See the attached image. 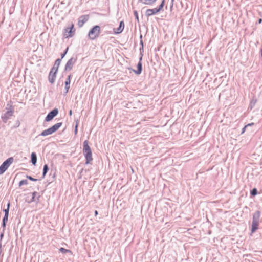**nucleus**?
<instances>
[{"label":"nucleus","instance_id":"obj_41","mask_svg":"<svg viewBox=\"0 0 262 262\" xmlns=\"http://www.w3.org/2000/svg\"><path fill=\"white\" fill-rule=\"evenodd\" d=\"M173 1H174V0H171V8H172V7H173Z\"/></svg>","mask_w":262,"mask_h":262},{"label":"nucleus","instance_id":"obj_1","mask_svg":"<svg viewBox=\"0 0 262 262\" xmlns=\"http://www.w3.org/2000/svg\"><path fill=\"white\" fill-rule=\"evenodd\" d=\"M83 154L85 158V164H89L93 160L92 152L89 145V141L85 140L83 144Z\"/></svg>","mask_w":262,"mask_h":262},{"label":"nucleus","instance_id":"obj_37","mask_svg":"<svg viewBox=\"0 0 262 262\" xmlns=\"http://www.w3.org/2000/svg\"><path fill=\"white\" fill-rule=\"evenodd\" d=\"M254 124V123H248L246 126H247V127L251 126L253 125Z\"/></svg>","mask_w":262,"mask_h":262},{"label":"nucleus","instance_id":"obj_30","mask_svg":"<svg viewBox=\"0 0 262 262\" xmlns=\"http://www.w3.org/2000/svg\"><path fill=\"white\" fill-rule=\"evenodd\" d=\"M26 177L28 179L30 180V181H33V182H35V181H37L38 180L37 179L34 178H33L31 176H29V175H26Z\"/></svg>","mask_w":262,"mask_h":262},{"label":"nucleus","instance_id":"obj_17","mask_svg":"<svg viewBox=\"0 0 262 262\" xmlns=\"http://www.w3.org/2000/svg\"><path fill=\"white\" fill-rule=\"evenodd\" d=\"M61 62V59H59V58L55 60L53 67L51 68V70L58 72V68L60 65Z\"/></svg>","mask_w":262,"mask_h":262},{"label":"nucleus","instance_id":"obj_25","mask_svg":"<svg viewBox=\"0 0 262 262\" xmlns=\"http://www.w3.org/2000/svg\"><path fill=\"white\" fill-rule=\"evenodd\" d=\"M164 4H165V0H162L161 4L159 5V6L158 7H157V9L159 10V12L161 11L163 9Z\"/></svg>","mask_w":262,"mask_h":262},{"label":"nucleus","instance_id":"obj_2","mask_svg":"<svg viewBox=\"0 0 262 262\" xmlns=\"http://www.w3.org/2000/svg\"><path fill=\"white\" fill-rule=\"evenodd\" d=\"M261 215V212L259 210L256 211L252 215V222L251 225V232L254 233L259 226V219Z\"/></svg>","mask_w":262,"mask_h":262},{"label":"nucleus","instance_id":"obj_35","mask_svg":"<svg viewBox=\"0 0 262 262\" xmlns=\"http://www.w3.org/2000/svg\"><path fill=\"white\" fill-rule=\"evenodd\" d=\"M3 231H4V230H3ZM4 232H3L2 233H1V234H0V241H2V238H3V237H4Z\"/></svg>","mask_w":262,"mask_h":262},{"label":"nucleus","instance_id":"obj_36","mask_svg":"<svg viewBox=\"0 0 262 262\" xmlns=\"http://www.w3.org/2000/svg\"><path fill=\"white\" fill-rule=\"evenodd\" d=\"M140 47H143V41L142 39H141V40H140Z\"/></svg>","mask_w":262,"mask_h":262},{"label":"nucleus","instance_id":"obj_42","mask_svg":"<svg viewBox=\"0 0 262 262\" xmlns=\"http://www.w3.org/2000/svg\"><path fill=\"white\" fill-rule=\"evenodd\" d=\"M98 211H97V210H95V215H97L98 214Z\"/></svg>","mask_w":262,"mask_h":262},{"label":"nucleus","instance_id":"obj_34","mask_svg":"<svg viewBox=\"0 0 262 262\" xmlns=\"http://www.w3.org/2000/svg\"><path fill=\"white\" fill-rule=\"evenodd\" d=\"M247 126H245L243 128H242V132H241V134H243L245 133V130H246V129L247 128Z\"/></svg>","mask_w":262,"mask_h":262},{"label":"nucleus","instance_id":"obj_8","mask_svg":"<svg viewBox=\"0 0 262 262\" xmlns=\"http://www.w3.org/2000/svg\"><path fill=\"white\" fill-rule=\"evenodd\" d=\"M77 59V58L76 56L72 57L70 59H69L66 64L64 71H71L72 69L74 64L76 63Z\"/></svg>","mask_w":262,"mask_h":262},{"label":"nucleus","instance_id":"obj_7","mask_svg":"<svg viewBox=\"0 0 262 262\" xmlns=\"http://www.w3.org/2000/svg\"><path fill=\"white\" fill-rule=\"evenodd\" d=\"M140 54H141V57L139 58V61L137 64V70H133V71L137 75H140L142 71V53L143 52V47H140L139 49Z\"/></svg>","mask_w":262,"mask_h":262},{"label":"nucleus","instance_id":"obj_4","mask_svg":"<svg viewBox=\"0 0 262 262\" xmlns=\"http://www.w3.org/2000/svg\"><path fill=\"white\" fill-rule=\"evenodd\" d=\"M101 31L100 27L98 25L94 26L89 31L88 36L91 40H94L98 37Z\"/></svg>","mask_w":262,"mask_h":262},{"label":"nucleus","instance_id":"obj_43","mask_svg":"<svg viewBox=\"0 0 262 262\" xmlns=\"http://www.w3.org/2000/svg\"><path fill=\"white\" fill-rule=\"evenodd\" d=\"M142 39V35L141 34L140 35V40Z\"/></svg>","mask_w":262,"mask_h":262},{"label":"nucleus","instance_id":"obj_9","mask_svg":"<svg viewBox=\"0 0 262 262\" xmlns=\"http://www.w3.org/2000/svg\"><path fill=\"white\" fill-rule=\"evenodd\" d=\"M58 110L57 108H54L51 110L46 116L45 118V121L49 122L51 121L58 114Z\"/></svg>","mask_w":262,"mask_h":262},{"label":"nucleus","instance_id":"obj_11","mask_svg":"<svg viewBox=\"0 0 262 262\" xmlns=\"http://www.w3.org/2000/svg\"><path fill=\"white\" fill-rule=\"evenodd\" d=\"M40 197L41 195L39 194V193L34 191L32 193V198L31 200L28 202V203H31L32 202H36V203H38L40 201Z\"/></svg>","mask_w":262,"mask_h":262},{"label":"nucleus","instance_id":"obj_10","mask_svg":"<svg viewBox=\"0 0 262 262\" xmlns=\"http://www.w3.org/2000/svg\"><path fill=\"white\" fill-rule=\"evenodd\" d=\"M14 113V111L7 110V111L2 116V119L4 123H6L10 119Z\"/></svg>","mask_w":262,"mask_h":262},{"label":"nucleus","instance_id":"obj_24","mask_svg":"<svg viewBox=\"0 0 262 262\" xmlns=\"http://www.w3.org/2000/svg\"><path fill=\"white\" fill-rule=\"evenodd\" d=\"M139 2L142 3L145 5H152L151 0H139Z\"/></svg>","mask_w":262,"mask_h":262},{"label":"nucleus","instance_id":"obj_18","mask_svg":"<svg viewBox=\"0 0 262 262\" xmlns=\"http://www.w3.org/2000/svg\"><path fill=\"white\" fill-rule=\"evenodd\" d=\"M37 155L34 152L31 153V162L33 165H35L37 163Z\"/></svg>","mask_w":262,"mask_h":262},{"label":"nucleus","instance_id":"obj_19","mask_svg":"<svg viewBox=\"0 0 262 262\" xmlns=\"http://www.w3.org/2000/svg\"><path fill=\"white\" fill-rule=\"evenodd\" d=\"M8 216L9 215H4L2 219V226L3 228V230H4L6 228V223L8 220Z\"/></svg>","mask_w":262,"mask_h":262},{"label":"nucleus","instance_id":"obj_3","mask_svg":"<svg viewBox=\"0 0 262 262\" xmlns=\"http://www.w3.org/2000/svg\"><path fill=\"white\" fill-rule=\"evenodd\" d=\"M62 122H58L51 127L42 131L39 136H46L48 135H51L53 134L54 133L56 132L61 126H62Z\"/></svg>","mask_w":262,"mask_h":262},{"label":"nucleus","instance_id":"obj_27","mask_svg":"<svg viewBox=\"0 0 262 262\" xmlns=\"http://www.w3.org/2000/svg\"><path fill=\"white\" fill-rule=\"evenodd\" d=\"M59 251L64 254L68 253V252H71V251L70 250L66 249L62 247H61L59 249Z\"/></svg>","mask_w":262,"mask_h":262},{"label":"nucleus","instance_id":"obj_26","mask_svg":"<svg viewBox=\"0 0 262 262\" xmlns=\"http://www.w3.org/2000/svg\"><path fill=\"white\" fill-rule=\"evenodd\" d=\"M28 183V181L26 179L21 180L19 183V186L20 187L24 185H27Z\"/></svg>","mask_w":262,"mask_h":262},{"label":"nucleus","instance_id":"obj_23","mask_svg":"<svg viewBox=\"0 0 262 262\" xmlns=\"http://www.w3.org/2000/svg\"><path fill=\"white\" fill-rule=\"evenodd\" d=\"M10 202H8L7 205V208L4 209L3 210L4 212V215H9V208H10Z\"/></svg>","mask_w":262,"mask_h":262},{"label":"nucleus","instance_id":"obj_21","mask_svg":"<svg viewBox=\"0 0 262 262\" xmlns=\"http://www.w3.org/2000/svg\"><path fill=\"white\" fill-rule=\"evenodd\" d=\"M6 110L14 111V107L12 105V102L11 100L8 102Z\"/></svg>","mask_w":262,"mask_h":262},{"label":"nucleus","instance_id":"obj_14","mask_svg":"<svg viewBox=\"0 0 262 262\" xmlns=\"http://www.w3.org/2000/svg\"><path fill=\"white\" fill-rule=\"evenodd\" d=\"M124 28V23L123 20L121 21L119 23V27L117 28H114V32L115 34H119L121 33Z\"/></svg>","mask_w":262,"mask_h":262},{"label":"nucleus","instance_id":"obj_32","mask_svg":"<svg viewBox=\"0 0 262 262\" xmlns=\"http://www.w3.org/2000/svg\"><path fill=\"white\" fill-rule=\"evenodd\" d=\"M134 15L135 17V19L137 20V21L139 22V16H138V14L137 11H136V10L134 11Z\"/></svg>","mask_w":262,"mask_h":262},{"label":"nucleus","instance_id":"obj_38","mask_svg":"<svg viewBox=\"0 0 262 262\" xmlns=\"http://www.w3.org/2000/svg\"><path fill=\"white\" fill-rule=\"evenodd\" d=\"M72 111L71 110H70L69 111V115H70V116H71V115H72Z\"/></svg>","mask_w":262,"mask_h":262},{"label":"nucleus","instance_id":"obj_12","mask_svg":"<svg viewBox=\"0 0 262 262\" xmlns=\"http://www.w3.org/2000/svg\"><path fill=\"white\" fill-rule=\"evenodd\" d=\"M57 73V71L52 70L51 69L50 70L48 75V80L51 83L53 84L54 83Z\"/></svg>","mask_w":262,"mask_h":262},{"label":"nucleus","instance_id":"obj_39","mask_svg":"<svg viewBox=\"0 0 262 262\" xmlns=\"http://www.w3.org/2000/svg\"><path fill=\"white\" fill-rule=\"evenodd\" d=\"M261 22H262V19L261 18L259 19H258V23L260 24Z\"/></svg>","mask_w":262,"mask_h":262},{"label":"nucleus","instance_id":"obj_16","mask_svg":"<svg viewBox=\"0 0 262 262\" xmlns=\"http://www.w3.org/2000/svg\"><path fill=\"white\" fill-rule=\"evenodd\" d=\"M71 77H72L71 74L69 75L68 76L67 78L66 79V80L64 82L65 90H66L65 94H66L69 92V90L70 89V85Z\"/></svg>","mask_w":262,"mask_h":262},{"label":"nucleus","instance_id":"obj_6","mask_svg":"<svg viewBox=\"0 0 262 262\" xmlns=\"http://www.w3.org/2000/svg\"><path fill=\"white\" fill-rule=\"evenodd\" d=\"M75 32V29L74 28V25L73 24H71L70 27H67L64 29L63 36L66 38L69 37H72Z\"/></svg>","mask_w":262,"mask_h":262},{"label":"nucleus","instance_id":"obj_33","mask_svg":"<svg viewBox=\"0 0 262 262\" xmlns=\"http://www.w3.org/2000/svg\"><path fill=\"white\" fill-rule=\"evenodd\" d=\"M78 122H76V125L74 128V134L76 135L78 132Z\"/></svg>","mask_w":262,"mask_h":262},{"label":"nucleus","instance_id":"obj_29","mask_svg":"<svg viewBox=\"0 0 262 262\" xmlns=\"http://www.w3.org/2000/svg\"><path fill=\"white\" fill-rule=\"evenodd\" d=\"M20 125V122L18 120H17L16 121H15V124L13 126H12L11 127L12 129H14V128H16L18 127H19Z\"/></svg>","mask_w":262,"mask_h":262},{"label":"nucleus","instance_id":"obj_28","mask_svg":"<svg viewBox=\"0 0 262 262\" xmlns=\"http://www.w3.org/2000/svg\"><path fill=\"white\" fill-rule=\"evenodd\" d=\"M68 50H69V47H67L66 49V50L64 51V52L61 54V58L60 59H61V60L65 57L66 54H67Z\"/></svg>","mask_w":262,"mask_h":262},{"label":"nucleus","instance_id":"obj_44","mask_svg":"<svg viewBox=\"0 0 262 262\" xmlns=\"http://www.w3.org/2000/svg\"><path fill=\"white\" fill-rule=\"evenodd\" d=\"M1 248H2V243H1V241H0V250H1Z\"/></svg>","mask_w":262,"mask_h":262},{"label":"nucleus","instance_id":"obj_15","mask_svg":"<svg viewBox=\"0 0 262 262\" xmlns=\"http://www.w3.org/2000/svg\"><path fill=\"white\" fill-rule=\"evenodd\" d=\"M159 12V11L157 8L154 9H148L145 12V15L147 17H149Z\"/></svg>","mask_w":262,"mask_h":262},{"label":"nucleus","instance_id":"obj_40","mask_svg":"<svg viewBox=\"0 0 262 262\" xmlns=\"http://www.w3.org/2000/svg\"><path fill=\"white\" fill-rule=\"evenodd\" d=\"M157 0H151V1L152 2V5L157 1Z\"/></svg>","mask_w":262,"mask_h":262},{"label":"nucleus","instance_id":"obj_31","mask_svg":"<svg viewBox=\"0 0 262 262\" xmlns=\"http://www.w3.org/2000/svg\"><path fill=\"white\" fill-rule=\"evenodd\" d=\"M256 102V99H252L250 102V107L251 109H252L255 105V103Z\"/></svg>","mask_w":262,"mask_h":262},{"label":"nucleus","instance_id":"obj_5","mask_svg":"<svg viewBox=\"0 0 262 262\" xmlns=\"http://www.w3.org/2000/svg\"><path fill=\"white\" fill-rule=\"evenodd\" d=\"M13 161L14 159L13 157H9L1 164L0 166V175L3 174L6 171Z\"/></svg>","mask_w":262,"mask_h":262},{"label":"nucleus","instance_id":"obj_20","mask_svg":"<svg viewBox=\"0 0 262 262\" xmlns=\"http://www.w3.org/2000/svg\"><path fill=\"white\" fill-rule=\"evenodd\" d=\"M49 170V168L48 165L47 164H45L43 168L42 178H45Z\"/></svg>","mask_w":262,"mask_h":262},{"label":"nucleus","instance_id":"obj_13","mask_svg":"<svg viewBox=\"0 0 262 262\" xmlns=\"http://www.w3.org/2000/svg\"><path fill=\"white\" fill-rule=\"evenodd\" d=\"M89 19L88 15H81L78 19V25L79 27L83 26L84 23H85Z\"/></svg>","mask_w":262,"mask_h":262},{"label":"nucleus","instance_id":"obj_22","mask_svg":"<svg viewBox=\"0 0 262 262\" xmlns=\"http://www.w3.org/2000/svg\"><path fill=\"white\" fill-rule=\"evenodd\" d=\"M258 193L257 189L256 188H253L250 190V195L251 197L255 196Z\"/></svg>","mask_w":262,"mask_h":262}]
</instances>
